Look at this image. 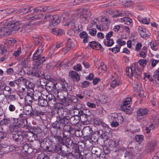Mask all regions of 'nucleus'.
Returning <instances> with one entry per match:
<instances>
[{"label":"nucleus","mask_w":159,"mask_h":159,"mask_svg":"<svg viewBox=\"0 0 159 159\" xmlns=\"http://www.w3.org/2000/svg\"><path fill=\"white\" fill-rule=\"evenodd\" d=\"M122 84L121 81L118 79H114L111 83L110 86L114 89L116 86H118Z\"/></svg>","instance_id":"32"},{"label":"nucleus","mask_w":159,"mask_h":159,"mask_svg":"<svg viewBox=\"0 0 159 159\" xmlns=\"http://www.w3.org/2000/svg\"><path fill=\"white\" fill-rule=\"evenodd\" d=\"M157 145V142L155 141L149 142L145 148L147 152H150L153 151Z\"/></svg>","instance_id":"19"},{"label":"nucleus","mask_w":159,"mask_h":159,"mask_svg":"<svg viewBox=\"0 0 159 159\" xmlns=\"http://www.w3.org/2000/svg\"><path fill=\"white\" fill-rule=\"evenodd\" d=\"M22 132H23V136L26 139V140L30 141H33L36 140L37 135L34 134L33 132L30 131H25L24 130L22 131Z\"/></svg>","instance_id":"13"},{"label":"nucleus","mask_w":159,"mask_h":159,"mask_svg":"<svg viewBox=\"0 0 159 159\" xmlns=\"http://www.w3.org/2000/svg\"><path fill=\"white\" fill-rule=\"evenodd\" d=\"M27 80L25 78L21 77L15 80V84L18 86H20L23 84L24 86H26V84L27 83Z\"/></svg>","instance_id":"20"},{"label":"nucleus","mask_w":159,"mask_h":159,"mask_svg":"<svg viewBox=\"0 0 159 159\" xmlns=\"http://www.w3.org/2000/svg\"><path fill=\"white\" fill-rule=\"evenodd\" d=\"M148 111L149 110L148 108L144 107L139 109L136 112L137 121L140 122L144 120Z\"/></svg>","instance_id":"7"},{"label":"nucleus","mask_w":159,"mask_h":159,"mask_svg":"<svg viewBox=\"0 0 159 159\" xmlns=\"http://www.w3.org/2000/svg\"><path fill=\"white\" fill-rule=\"evenodd\" d=\"M108 19L106 17L102 18L101 21V24L99 25V21L97 18H92L90 22V26L91 28L96 26L97 29L100 31L104 30V29L108 28L107 25Z\"/></svg>","instance_id":"2"},{"label":"nucleus","mask_w":159,"mask_h":159,"mask_svg":"<svg viewBox=\"0 0 159 159\" xmlns=\"http://www.w3.org/2000/svg\"><path fill=\"white\" fill-rule=\"evenodd\" d=\"M118 116V113H110L108 116V118L110 122L117 121V117Z\"/></svg>","instance_id":"41"},{"label":"nucleus","mask_w":159,"mask_h":159,"mask_svg":"<svg viewBox=\"0 0 159 159\" xmlns=\"http://www.w3.org/2000/svg\"><path fill=\"white\" fill-rule=\"evenodd\" d=\"M61 84V89L62 91L66 94H68V92H67L69 91L68 89L69 88V86H68V83H67L65 80L63 79L60 78V79Z\"/></svg>","instance_id":"21"},{"label":"nucleus","mask_w":159,"mask_h":159,"mask_svg":"<svg viewBox=\"0 0 159 159\" xmlns=\"http://www.w3.org/2000/svg\"><path fill=\"white\" fill-rule=\"evenodd\" d=\"M121 21L122 23H124L125 24L129 25L132 22V20L128 17H125L122 18Z\"/></svg>","instance_id":"47"},{"label":"nucleus","mask_w":159,"mask_h":159,"mask_svg":"<svg viewBox=\"0 0 159 159\" xmlns=\"http://www.w3.org/2000/svg\"><path fill=\"white\" fill-rule=\"evenodd\" d=\"M46 87L48 91L51 92L57 91V93H58V94H59L56 89V84L55 83L51 81L49 82L47 84Z\"/></svg>","instance_id":"18"},{"label":"nucleus","mask_w":159,"mask_h":159,"mask_svg":"<svg viewBox=\"0 0 159 159\" xmlns=\"http://www.w3.org/2000/svg\"><path fill=\"white\" fill-rule=\"evenodd\" d=\"M150 61H151V66L150 65H148L147 67H148V70H151L153 67H155L157 64L159 62V60H155L153 58H151Z\"/></svg>","instance_id":"39"},{"label":"nucleus","mask_w":159,"mask_h":159,"mask_svg":"<svg viewBox=\"0 0 159 159\" xmlns=\"http://www.w3.org/2000/svg\"><path fill=\"white\" fill-rule=\"evenodd\" d=\"M58 149V152H61L62 156L68 157L69 155L71 153L70 152H68V147L67 145H65V144L61 145V146L59 145Z\"/></svg>","instance_id":"15"},{"label":"nucleus","mask_w":159,"mask_h":159,"mask_svg":"<svg viewBox=\"0 0 159 159\" xmlns=\"http://www.w3.org/2000/svg\"><path fill=\"white\" fill-rule=\"evenodd\" d=\"M0 88L2 89V90L0 92V95L4 94L5 91L8 92H11V88L9 86L7 85L5 86H1Z\"/></svg>","instance_id":"45"},{"label":"nucleus","mask_w":159,"mask_h":159,"mask_svg":"<svg viewBox=\"0 0 159 159\" xmlns=\"http://www.w3.org/2000/svg\"><path fill=\"white\" fill-rule=\"evenodd\" d=\"M130 98H127L124 99L122 104L121 106V109L122 111H125L126 114L129 115H130L132 112L130 111L131 101Z\"/></svg>","instance_id":"6"},{"label":"nucleus","mask_w":159,"mask_h":159,"mask_svg":"<svg viewBox=\"0 0 159 159\" xmlns=\"http://www.w3.org/2000/svg\"><path fill=\"white\" fill-rule=\"evenodd\" d=\"M27 74L29 75L34 76L37 77H39L40 76V74L38 72L37 70H36L33 68L32 70L29 71Z\"/></svg>","instance_id":"34"},{"label":"nucleus","mask_w":159,"mask_h":159,"mask_svg":"<svg viewBox=\"0 0 159 159\" xmlns=\"http://www.w3.org/2000/svg\"><path fill=\"white\" fill-rule=\"evenodd\" d=\"M89 45L91 48L96 50L101 49L102 51L104 50L103 48L102 47L101 45L99 43L95 41L90 42Z\"/></svg>","instance_id":"17"},{"label":"nucleus","mask_w":159,"mask_h":159,"mask_svg":"<svg viewBox=\"0 0 159 159\" xmlns=\"http://www.w3.org/2000/svg\"><path fill=\"white\" fill-rule=\"evenodd\" d=\"M58 116L57 119L68 116V112L66 110L64 109H58L57 111Z\"/></svg>","instance_id":"22"},{"label":"nucleus","mask_w":159,"mask_h":159,"mask_svg":"<svg viewBox=\"0 0 159 159\" xmlns=\"http://www.w3.org/2000/svg\"><path fill=\"white\" fill-rule=\"evenodd\" d=\"M51 125L53 128L57 129V130L60 131L61 132V129L63 127V125L61 124L59 120L57 119V120L52 123Z\"/></svg>","instance_id":"25"},{"label":"nucleus","mask_w":159,"mask_h":159,"mask_svg":"<svg viewBox=\"0 0 159 159\" xmlns=\"http://www.w3.org/2000/svg\"><path fill=\"white\" fill-rule=\"evenodd\" d=\"M10 102H7V103L9 104L8 109L9 111L11 112H13L16 110V107L15 105L9 103Z\"/></svg>","instance_id":"59"},{"label":"nucleus","mask_w":159,"mask_h":159,"mask_svg":"<svg viewBox=\"0 0 159 159\" xmlns=\"http://www.w3.org/2000/svg\"><path fill=\"white\" fill-rule=\"evenodd\" d=\"M144 136L142 135H137L135 137V141L139 143L141 142L143 140Z\"/></svg>","instance_id":"58"},{"label":"nucleus","mask_w":159,"mask_h":159,"mask_svg":"<svg viewBox=\"0 0 159 159\" xmlns=\"http://www.w3.org/2000/svg\"><path fill=\"white\" fill-rule=\"evenodd\" d=\"M10 117L5 118L1 121V124L2 125H6L10 124Z\"/></svg>","instance_id":"54"},{"label":"nucleus","mask_w":159,"mask_h":159,"mask_svg":"<svg viewBox=\"0 0 159 159\" xmlns=\"http://www.w3.org/2000/svg\"><path fill=\"white\" fill-rule=\"evenodd\" d=\"M21 22L16 20L3 21L0 26V35H8L11 32L18 31L21 28Z\"/></svg>","instance_id":"1"},{"label":"nucleus","mask_w":159,"mask_h":159,"mask_svg":"<svg viewBox=\"0 0 159 159\" xmlns=\"http://www.w3.org/2000/svg\"><path fill=\"white\" fill-rule=\"evenodd\" d=\"M100 136L102 139L104 140V141L107 140L108 139V137L106 133H102L100 134V132L99 131H97L96 132Z\"/></svg>","instance_id":"56"},{"label":"nucleus","mask_w":159,"mask_h":159,"mask_svg":"<svg viewBox=\"0 0 159 159\" xmlns=\"http://www.w3.org/2000/svg\"><path fill=\"white\" fill-rule=\"evenodd\" d=\"M46 9L43 7H40L35 8L34 9V12L32 14L28 15L25 17L26 20L30 21H35L41 19L43 17V15L40 13L45 11Z\"/></svg>","instance_id":"3"},{"label":"nucleus","mask_w":159,"mask_h":159,"mask_svg":"<svg viewBox=\"0 0 159 159\" xmlns=\"http://www.w3.org/2000/svg\"><path fill=\"white\" fill-rule=\"evenodd\" d=\"M9 127L11 129L15 130L19 128H23L24 125L19 123L18 118L10 117Z\"/></svg>","instance_id":"8"},{"label":"nucleus","mask_w":159,"mask_h":159,"mask_svg":"<svg viewBox=\"0 0 159 159\" xmlns=\"http://www.w3.org/2000/svg\"><path fill=\"white\" fill-rule=\"evenodd\" d=\"M57 102L55 99L52 98L50 101H48V106L50 107H55Z\"/></svg>","instance_id":"51"},{"label":"nucleus","mask_w":159,"mask_h":159,"mask_svg":"<svg viewBox=\"0 0 159 159\" xmlns=\"http://www.w3.org/2000/svg\"><path fill=\"white\" fill-rule=\"evenodd\" d=\"M60 121L61 124L63 125L68 124L69 121L70 117L68 116L57 119Z\"/></svg>","instance_id":"38"},{"label":"nucleus","mask_w":159,"mask_h":159,"mask_svg":"<svg viewBox=\"0 0 159 159\" xmlns=\"http://www.w3.org/2000/svg\"><path fill=\"white\" fill-rule=\"evenodd\" d=\"M142 71L139 67L138 66V69H136L134 74V77L138 80L141 77Z\"/></svg>","instance_id":"46"},{"label":"nucleus","mask_w":159,"mask_h":159,"mask_svg":"<svg viewBox=\"0 0 159 159\" xmlns=\"http://www.w3.org/2000/svg\"><path fill=\"white\" fill-rule=\"evenodd\" d=\"M19 117L18 118V119L20 120L19 121L20 123L23 124V125H24V127L25 126L26 123H25V122H27V119L24 116V115L23 114L20 113L19 114Z\"/></svg>","instance_id":"44"},{"label":"nucleus","mask_w":159,"mask_h":159,"mask_svg":"<svg viewBox=\"0 0 159 159\" xmlns=\"http://www.w3.org/2000/svg\"><path fill=\"white\" fill-rule=\"evenodd\" d=\"M90 15V12L85 10L81 11L80 15V21L82 23H87Z\"/></svg>","instance_id":"11"},{"label":"nucleus","mask_w":159,"mask_h":159,"mask_svg":"<svg viewBox=\"0 0 159 159\" xmlns=\"http://www.w3.org/2000/svg\"><path fill=\"white\" fill-rule=\"evenodd\" d=\"M22 131L23 130H20L17 133L13 132L11 133V138L16 143H23L26 142V139Z\"/></svg>","instance_id":"4"},{"label":"nucleus","mask_w":159,"mask_h":159,"mask_svg":"<svg viewBox=\"0 0 159 159\" xmlns=\"http://www.w3.org/2000/svg\"><path fill=\"white\" fill-rule=\"evenodd\" d=\"M64 25L65 26H68L73 30H77L76 29L75 25V21L74 20H70L68 19L65 22Z\"/></svg>","instance_id":"16"},{"label":"nucleus","mask_w":159,"mask_h":159,"mask_svg":"<svg viewBox=\"0 0 159 159\" xmlns=\"http://www.w3.org/2000/svg\"><path fill=\"white\" fill-rule=\"evenodd\" d=\"M63 130L64 132H66L69 134H73L75 132V130L70 125L66 124L63 126Z\"/></svg>","instance_id":"30"},{"label":"nucleus","mask_w":159,"mask_h":159,"mask_svg":"<svg viewBox=\"0 0 159 159\" xmlns=\"http://www.w3.org/2000/svg\"><path fill=\"white\" fill-rule=\"evenodd\" d=\"M42 95L41 93L39 91H36L34 93L32 97L34 101H38Z\"/></svg>","instance_id":"43"},{"label":"nucleus","mask_w":159,"mask_h":159,"mask_svg":"<svg viewBox=\"0 0 159 159\" xmlns=\"http://www.w3.org/2000/svg\"><path fill=\"white\" fill-rule=\"evenodd\" d=\"M38 104L39 106L45 107L48 106V102L44 99L43 95L41 96L38 101Z\"/></svg>","instance_id":"31"},{"label":"nucleus","mask_w":159,"mask_h":159,"mask_svg":"<svg viewBox=\"0 0 159 159\" xmlns=\"http://www.w3.org/2000/svg\"><path fill=\"white\" fill-rule=\"evenodd\" d=\"M25 99V104L27 105H31L34 101L32 96H26Z\"/></svg>","instance_id":"48"},{"label":"nucleus","mask_w":159,"mask_h":159,"mask_svg":"<svg viewBox=\"0 0 159 159\" xmlns=\"http://www.w3.org/2000/svg\"><path fill=\"white\" fill-rule=\"evenodd\" d=\"M115 13L116 14L113 16L112 17H113L123 16H125V13H124L120 10H116Z\"/></svg>","instance_id":"52"},{"label":"nucleus","mask_w":159,"mask_h":159,"mask_svg":"<svg viewBox=\"0 0 159 159\" xmlns=\"http://www.w3.org/2000/svg\"><path fill=\"white\" fill-rule=\"evenodd\" d=\"M80 120L81 117L77 115L74 116L70 118V117L69 120L72 125H76L78 123Z\"/></svg>","instance_id":"27"},{"label":"nucleus","mask_w":159,"mask_h":159,"mask_svg":"<svg viewBox=\"0 0 159 159\" xmlns=\"http://www.w3.org/2000/svg\"><path fill=\"white\" fill-rule=\"evenodd\" d=\"M56 66V64L54 62H52L48 64L46 66V69L50 70L53 69Z\"/></svg>","instance_id":"61"},{"label":"nucleus","mask_w":159,"mask_h":159,"mask_svg":"<svg viewBox=\"0 0 159 159\" xmlns=\"http://www.w3.org/2000/svg\"><path fill=\"white\" fill-rule=\"evenodd\" d=\"M51 32L56 35H61L63 34L64 33L63 30L55 28L52 29L51 30Z\"/></svg>","instance_id":"36"},{"label":"nucleus","mask_w":159,"mask_h":159,"mask_svg":"<svg viewBox=\"0 0 159 159\" xmlns=\"http://www.w3.org/2000/svg\"><path fill=\"white\" fill-rule=\"evenodd\" d=\"M91 152L93 154H95L98 157H100L102 152L100 148L93 147L91 149Z\"/></svg>","instance_id":"29"},{"label":"nucleus","mask_w":159,"mask_h":159,"mask_svg":"<svg viewBox=\"0 0 159 159\" xmlns=\"http://www.w3.org/2000/svg\"><path fill=\"white\" fill-rule=\"evenodd\" d=\"M109 144L111 147L113 148V150L115 152H116L120 149L118 144L116 143V142L114 140L109 141Z\"/></svg>","instance_id":"28"},{"label":"nucleus","mask_w":159,"mask_h":159,"mask_svg":"<svg viewBox=\"0 0 159 159\" xmlns=\"http://www.w3.org/2000/svg\"><path fill=\"white\" fill-rule=\"evenodd\" d=\"M83 131L87 136H91L93 133L92 129L89 126H86L84 128Z\"/></svg>","instance_id":"33"},{"label":"nucleus","mask_w":159,"mask_h":159,"mask_svg":"<svg viewBox=\"0 0 159 159\" xmlns=\"http://www.w3.org/2000/svg\"><path fill=\"white\" fill-rule=\"evenodd\" d=\"M23 111L25 115L32 116L33 109L31 105H26L23 107Z\"/></svg>","instance_id":"24"},{"label":"nucleus","mask_w":159,"mask_h":159,"mask_svg":"<svg viewBox=\"0 0 159 159\" xmlns=\"http://www.w3.org/2000/svg\"><path fill=\"white\" fill-rule=\"evenodd\" d=\"M51 22L53 26L57 25L60 22V20L58 16H54V18L52 20Z\"/></svg>","instance_id":"50"},{"label":"nucleus","mask_w":159,"mask_h":159,"mask_svg":"<svg viewBox=\"0 0 159 159\" xmlns=\"http://www.w3.org/2000/svg\"><path fill=\"white\" fill-rule=\"evenodd\" d=\"M81 114L85 116H89L91 115V113L88 109H83L81 111Z\"/></svg>","instance_id":"62"},{"label":"nucleus","mask_w":159,"mask_h":159,"mask_svg":"<svg viewBox=\"0 0 159 159\" xmlns=\"http://www.w3.org/2000/svg\"><path fill=\"white\" fill-rule=\"evenodd\" d=\"M148 31L145 28H143L141 26H139L138 28V32L141 35L144 33H146Z\"/></svg>","instance_id":"64"},{"label":"nucleus","mask_w":159,"mask_h":159,"mask_svg":"<svg viewBox=\"0 0 159 159\" xmlns=\"http://www.w3.org/2000/svg\"><path fill=\"white\" fill-rule=\"evenodd\" d=\"M71 153L72 156L75 158L78 159L80 158L81 154L80 151L75 152H71Z\"/></svg>","instance_id":"55"},{"label":"nucleus","mask_w":159,"mask_h":159,"mask_svg":"<svg viewBox=\"0 0 159 159\" xmlns=\"http://www.w3.org/2000/svg\"><path fill=\"white\" fill-rule=\"evenodd\" d=\"M138 64H132L130 67H127L126 68V73L130 78L132 77L136 69H138Z\"/></svg>","instance_id":"12"},{"label":"nucleus","mask_w":159,"mask_h":159,"mask_svg":"<svg viewBox=\"0 0 159 159\" xmlns=\"http://www.w3.org/2000/svg\"><path fill=\"white\" fill-rule=\"evenodd\" d=\"M135 6L139 10H143L144 8V6L142 2H136Z\"/></svg>","instance_id":"57"},{"label":"nucleus","mask_w":159,"mask_h":159,"mask_svg":"<svg viewBox=\"0 0 159 159\" xmlns=\"http://www.w3.org/2000/svg\"><path fill=\"white\" fill-rule=\"evenodd\" d=\"M34 9V8L31 6H28L25 7H23L20 10V13L22 14H26L27 13L31 11Z\"/></svg>","instance_id":"37"},{"label":"nucleus","mask_w":159,"mask_h":159,"mask_svg":"<svg viewBox=\"0 0 159 159\" xmlns=\"http://www.w3.org/2000/svg\"><path fill=\"white\" fill-rule=\"evenodd\" d=\"M65 95L60 96L59 94L57 95V97L59 98L60 101L63 103L65 106H68L70 105V103L71 102V98L69 97H67L68 94H65Z\"/></svg>","instance_id":"14"},{"label":"nucleus","mask_w":159,"mask_h":159,"mask_svg":"<svg viewBox=\"0 0 159 159\" xmlns=\"http://www.w3.org/2000/svg\"><path fill=\"white\" fill-rule=\"evenodd\" d=\"M61 134L60 131L56 130V133L54 134H53L52 137L55 139L56 142L57 144V145H63L65 143V141L63 138L60 136Z\"/></svg>","instance_id":"10"},{"label":"nucleus","mask_w":159,"mask_h":159,"mask_svg":"<svg viewBox=\"0 0 159 159\" xmlns=\"http://www.w3.org/2000/svg\"><path fill=\"white\" fill-rule=\"evenodd\" d=\"M66 46L68 49H72L74 47V44L71 41V39L69 38L68 39Z\"/></svg>","instance_id":"53"},{"label":"nucleus","mask_w":159,"mask_h":159,"mask_svg":"<svg viewBox=\"0 0 159 159\" xmlns=\"http://www.w3.org/2000/svg\"><path fill=\"white\" fill-rule=\"evenodd\" d=\"M65 145H67V146L68 145L70 146H72L73 145H74V144L73 143V141L71 139L70 137L66 139L65 140Z\"/></svg>","instance_id":"60"},{"label":"nucleus","mask_w":159,"mask_h":159,"mask_svg":"<svg viewBox=\"0 0 159 159\" xmlns=\"http://www.w3.org/2000/svg\"><path fill=\"white\" fill-rule=\"evenodd\" d=\"M32 58L33 61V68L36 70L41 68L43 65V63L46 61V58L44 57H39L35 56L33 57Z\"/></svg>","instance_id":"5"},{"label":"nucleus","mask_w":159,"mask_h":159,"mask_svg":"<svg viewBox=\"0 0 159 159\" xmlns=\"http://www.w3.org/2000/svg\"><path fill=\"white\" fill-rule=\"evenodd\" d=\"M43 144L44 142L43 143H42L40 145V146L43 149L52 153H58L59 145L53 144H52L49 146H48L46 145V143L45 145H43Z\"/></svg>","instance_id":"9"},{"label":"nucleus","mask_w":159,"mask_h":159,"mask_svg":"<svg viewBox=\"0 0 159 159\" xmlns=\"http://www.w3.org/2000/svg\"><path fill=\"white\" fill-rule=\"evenodd\" d=\"M153 120L150 124L148 125L147 126L151 129H154L157 126L158 124V121L155 119H153Z\"/></svg>","instance_id":"40"},{"label":"nucleus","mask_w":159,"mask_h":159,"mask_svg":"<svg viewBox=\"0 0 159 159\" xmlns=\"http://www.w3.org/2000/svg\"><path fill=\"white\" fill-rule=\"evenodd\" d=\"M69 72L70 77L74 81L78 82L80 80V76L77 72L74 71H70Z\"/></svg>","instance_id":"23"},{"label":"nucleus","mask_w":159,"mask_h":159,"mask_svg":"<svg viewBox=\"0 0 159 159\" xmlns=\"http://www.w3.org/2000/svg\"><path fill=\"white\" fill-rule=\"evenodd\" d=\"M79 37L81 38L84 39L83 41V43H86L88 42V35L86 32L83 31L80 32L79 34Z\"/></svg>","instance_id":"35"},{"label":"nucleus","mask_w":159,"mask_h":159,"mask_svg":"<svg viewBox=\"0 0 159 159\" xmlns=\"http://www.w3.org/2000/svg\"><path fill=\"white\" fill-rule=\"evenodd\" d=\"M44 46V45L43 44H41L39 46L38 49L33 55V57L36 56L37 57H41V55L43 52Z\"/></svg>","instance_id":"26"},{"label":"nucleus","mask_w":159,"mask_h":159,"mask_svg":"<svg viewBox=\"0 0 159 159\" xmlns=\"http://www.w3.org/2000/svg\"><path fill=\"white\" fill-rule=\"evenodd\" d=\"M103 43L106 46L110 47L113 45L114 42L112 39H104Z\"/></svg>","instance_id":"42"},{"label":"nucleus","mask_w":159,"mask_h":159,"mask_svg":"<svg viewBox=\"0 0 159 159\" xmlns=\"http://www.w3.org/2000/svg\"><path fill=\"white\" fill-rule=\"evenodd\" d=\"M27 83L28 84H26V86H25V88H26V89H34V85L33 83L30 82L28 80Z\"/></svg>","instance_id":"63"},{"label":"nucleus","mask_w":159,"mask_h":159,"mask_svg":"<svg viewBox=\"0 0 159 159\" xmlns=\"http://www.w3.org/2000/svg\"><path fill=\"white\" fill-rule=\"evenodd\" d=\"M46 112L43 111H42L37 110H34L33 112L32 115V116L35 115L36 116H39L41 117V116H43L45 115Z\"/></svg>","instance_id":"49"}]
</instances>
